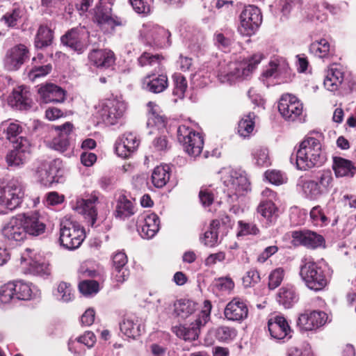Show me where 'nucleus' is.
<instances>
[{
	"label": "nucleus",
	"instance_id": "nucleus-1",
	"mask_svg": "<svg viewBox=\"0 0 356 356\" xmlns=\"http://www.w3.org/2000/svg\"><path fill=\"white\" fill-rule=\"evenodd\" d=\"M321 134L317 137L307 136L300 144L296 154L297 168L306 170L322 165L326 161V154L321 142Z\"/></svg>",
	"mask_w": 356,
	"mask_h": 356
},
{
	"label": "nucleus",
	"instance_id": "nucleus-2",
	"mask_svg": "<svg viewBox=\"0 0 356 356\" xmlns=\"http://www.w3.org/2000/svg\"><path fill=\"white\" fill-rule=\"evenodd\" d=\"M263 58V54L257 53L248 60L241 63H229L219 70L218 80L222 83H232L237 79L246 78L260 63Z\"/></svg>",
	"mask_w": 356,
	"mask_h": 356
},
{
	"label": "nucleus",
	"instance_id": "nucleus-3",
	"mask_svg": "<svg viewBox=\"0 0 356 356\" xmlns=\"http://www.w3.org/2000/svg\"><path fill=\"white\" fill-rule=\"evenodd\" d=\"M85 237V230L78 222L67 218L60 221L58 241L64 248L76 250L81 245Z\"/></svg>",
	"mask_w": 356,
	"mask_h": 356
},
{
	"label": "nucleus",
	"instance_id": "nucleus-4",
	"mask_svg": "<svg viewBox=\"0 0 356 356\" xmlns=\"http://www.w3.org/2000/svg\"><path fill=\"white\" fill-rule=\"evenodd\" d=\"M334 178L330 170L320 172L314 180L304 181L302 190L305 196L310 200H317L327 194L333 186Z\"/></svg>",
	"mask_w": 356,
	"mask_h": 356
},
{
	"label": "nucleus",
	"instance_id": "nucleus-5",
	"mask_svg": "<svg viewBox=\"0 0 356 356\" xmlns=\"http://www.w3.org/2000/svg\"><path fill=\"white\" fill-rule=\"evenodd\" d=\"M300 275L305 285L315 291L323 289L328 282L325 270L313 261L305 259L300 267Z\"/></svg>",
	"mask_w": 356,
	"mask_h": 356
},
{
	"label": "nucleus",
	"instance_id": "nucleus-6",
	"mask_svg": "<svg viewBox=\"0 0 356 356\" xmlns=\"http://www.w3.org/2000/svg\"><path fill=\"white\" fill-rule=\"evenodd\" d=\"M220 174L222 181L227 188L229 196L243 195L250 189V182L244 172L227 168H223Z\"/></svg>",
	"mask_w": 356,
	"mask_h": 356
},
{
	"label": "nucleus",
	"instance_id": "nucleus-7",
	"mask_svg": "<svg viewBox=\"0 0 356 356\" xmlns=\"http://www.w3.org/2000/svg\"><path fill=\"white\" fill-rule=\"evenodd\" d=\"M95 109L96 114L105 124L114 125L122 118L126 105L124 102L113 97L99 102Z\"/></svg>",
	"mask_w": 356,
	"mask_h": 356
},
{
	"label": "nucleus",
	"instance_id": "nucleus-8",
	"mask_svg": "<svg viewBox=\"0 0 356 356\" xmlns=\"http://www.w3.org/2000/svg\"><path fill=\"white\" fill-rule=\"evenodd\" d=\"M24 195V187L17 180H13L6 186L0 188V214L16 209L21 204Z\"/></svg>",
	"mask_w": 356,
	"mask_h": 356
},
{
	"label": "nucleus",
	"instance_id": "nucleus-9",
	"mask_svg": "<svg viewBox=\"0 0 356 356\" xmlns=\"http://www.w3.org/2000/svg\"><path fill=\"white\" fill-rule=\"evenodd\" d=\"M140 35L144 40V42L150 46L164 48L171 44L170 33L157 24H143L140 30Z\"/></svg>",
	"mask_w": 356,
	"mask_h": 356
},
{
	"label": "nucleus",
	"instance_id": "nucleus-10",
	"mask_svg": "<svg viewBox=\"0 0 356 356\" xmlns=\"http://www.w3.org/2000/svg\"><path fill=\"white\" fill-rule=\"evenodd\" d=\"M177 139L190 156L196 157L201 154L204 140L199 132L193 131L186 125H180L177 129Z\"/></svg>",
	"mask_w": 356,
	"mask_h": 356
},
{
	"label": "nucleus",
	"instance_id": "nucleus-11",
	"mask_svg": "<svg viewBox=\"0 0 356 356\" xmlns=\"http://www.w3.org/2000/svg\"><path fill=\"white\" fill-rule=\"evenodd\" d=\"M62 167V161L60 159L42 162L35 171V178L45 186L58 183L63 177Z\"/></svg>",
	"mask_w": 356,
	"mask_h": 356
},
{
	"label": "nucleus",
	"instance_id": "nucleus-12",
	"mask_svg": "<svg viewBox=\"0 0 356 356\" xmlns=\"http://www.w3.org/2000/svg\"><path fill=\"white\" fill-rule=\"evenodd\" d=\"M262 22L260 10L252 5L245 6L240 15L238 31L243 36H251L257 31Z\"/></svg>",
	"mask_w": 356,
	"mask_h": 356
},
{
	"label": "nucleus",
	"instance_id": "nucleus-13",
	"mask_svg": "<svg viewBox=\"0 0 356 356\" xmlns=\"http://www.w3.org/2000/svg\"><path fill=\"white\" fill-rule=\"evenodd\" d=\"M30 153L31 143L29 140L26 138L19 137L14 142L13 149L6 154V163L9 167H21L25 163Z\"/></svg>",
	"mask_w": 356,
	"mask_h": 356
},
{
	"label": "nucleus",
	"instance_id": "nucleus-14",
	"mask_svg": "<svg viewBox=\"0 0 356 356\" xmlns=\"http://www.w3.org/2000/svg\"><path fill=\"white\" fill-rule=\"evenodd\" d=\"M278 110L282 117L288 121L300 120L303 111L302 104L292 95H283L279 102Z\"/></svg>",
	"mask_w": 356,
	"mask_h": 356
},
{
	"label": "nucleus",
	"instance_id": "nucleus-15",
	"mask_svg": "<svg viewBox=\"0 0 356 356\" xmlns=\"http://www.w3.org/2000/svg\"><path fill=\"white\" fill-rule=\"evenodd\" d=\"M95 8V18L101 29L105 30H114L116 26H124L127 21L116 15L111 14V8L102 4L103 0Z\"/></svg>",
	"mask_w": 356,
	"mask_h": 356
},
{
	"label": "nucleus",
	"instance_id": "nucleus-16",
	"mask_svg": "<svg viewBox=\"0 0 356 356\" xmlns=\"http://www.w3.org/2000/svg\"><path fill=\"white\" fill-rule=\"evenodd\" d=\"M88 38V33L83 27H76L68 31L60 40L64 45L81 54L86 49Z\"/></svg>",
	"mask_w": 356,
	"mask_h": 356
},
{
	"label": "nucleus",
	"instance_id": "nucleus-17",
	"mask_svg": "<svg viewBox=\"0 0 356 356\" xmlns=\"http://www.w3.org/2000/svg\"><path fill=\"white\" fill-rule=\"evenodd\" d=\"M29 57V50L24 44L9 49L5 55L3 65L9 71L17 70Z\"/></svg>",
	"mask_w": 356,
	"mask_h": 356
},
{
	"label": "nucleus",
	"instance_id": "nucleus-18",
	"mask_svg": "<svg viewBox=\"0 0 356 356\" xmlns=\"http://www.w3.org/2000/svg\"><path fill=\"white\" fill-rule=\"evenodd\" d=\"M24 221L21 215L12 218L2 229L3 236L10 242L23 241L26 236Z\"/></svg>",
	"mask_w": 356,
	"mask_h": 356
},
{
	"label": "nucleus",
	"instance_id": "nucleus-19",
	"mask_svg": "<svg viewBox=\"0 0 356 356\" xmlns=\"http://www.w3.org/2000/svg\"><path fill=\"white\" fill-rule=\"evenodd\" d=\"M99 204L98 197L92 195L86 199H79L76 202L74 209L84 216L90 226L93 227L96 222L97 211V205Z\"/></svg>",
	"mask_w": 356,
	"mask_h": 356
},
{
	"label": "nucleus",
	"instance_id": "nucleus-20",
	"mask_svg": "<svg viewBox=\"0 0 356 356\" xmlns=\"http://www.w3.org/2000/svg\"><path fill=\"white\" fill-rule=\"evenodd\" d=\"M72 127L70 122L54 127L55 136L49 143L50 147L60 152L67 151L70 145L69 136Z\"/></svg>",
	"mask_w": 356,
	"mask_h": 356
},
{
	"label": "nucleus",
	"instance_id": "nucleus-21",
	"mask_svg": "<svg viewBox=\"0 0 356 356\" xmlns=\"http://www.w3.org/2000/svg\"><path fill=\"white\" fill-rule=\"evenodd\" d=\"M327 318V314L323 312L313 311L310 313H304L300 315L298 319V326L302 330H312L323 325Z\"/></svg>",
	"mask_w": 356,
	"mask_h": 356
},
{
	"label": "nucleus",
	"instance_id": "nucleus-22",
	"mask_svg": "<svg viewBox=\"0 0 356 356\" xmlns=\"http://www.w3.org/2000/svg\"><path fill=\"white\" fill-rule=\"evenodd\" d=\"M224 314L229 321H242L248 316L247 304L241 298H234L226 305Z\"/></svg>",
	"mask_w": 356,
	"mask_h": 356
},
{
	"label": "nucleus",
	"instance_id": "nucleus-23",
	"mask_svg": "<svg viewBox=\"0 0 356 356\" xmlns=\"http://www.w3.org/2000/svg\"><path fill=\"white\" fill-rule=\"evenodd\" d=\"M139 144L140 140L134 133L127 132L117 140L115 151L120 156L127 158L131 153L137 149Z\"/></svg>",
	"mask_w": 356,
	"mask_h": 356
},
{
	"label": "nucleus",
	"instance_id": "nucleus-24",
	"mask_svg": "<svg viewBox=\"0 0 356 356\" xmlns=\"http://www.w3.org/2000/svg\"><path fill=\"white\" fill-rule=\"evenodd\" d=\"M38 92L40 99L42 103H60L65 99V91L60 87L53 84L47 83L41 85Z\"/></svg>",
	"mask_w": 356,
	"mask_h": 356
},
{
	"label": "nucleus",
	"instance_id": "nucleus-25",
	"mask_svg": "<svg viewBox=\"0 0 356 356\" xmlns=\"http://www.w3.org/2000/svg\"><path fill=\"white\" fill-rule=\"evenodd\" d=\"M295 245H302L308 248H317L324 243L323 237L309 230L295 231L292 233Z\"/></svg>",
	"mask_w": 356,
	"mask_h": 356
},
{
	"label": "nucleus",
	"instance_id": "nucleus-26",
	"mask_svg": "<svg viewBox=\"0 0 356 356\" xmlns=\"http://www.w3.org/2000/svg\"><path fill=\"white\" fill-rule=\"evenodd\" d=\"M113 278L118 283H123L129 277L130 272L127 266V257L123 252H115L113 257Z\"/></svg>",
	"mask_w": 356,
	"mask_h": 356
},
{
	"label": "nucleus",
	"instance_id": "nucleus-27",
	"mask_svg": "<svg viewBox=\"0 0 356 356\" xmlns=\"http://www.w3.org/2000/svg\"><path fill=\"white\" fill-rule=\"evenodd\" d=\"M268 328L272 338L277 340L290 339L291 328L286 320L280 316H275L269 319L268 322Z\"/></svg>",
	"mask_w": 356,
	"mask_h": 356
},
{
	"label": "nucleus",
	"instance_id": "nucleus-28",
	"mask_svg": "<svg viewBox=\"0 0 356 356\" xmlns=\"http://www.w3.org/2000/svg\"><path fill=\"white\" fill-rule=\"evenodd\" d=\"M143 88L149 92L158 94L163 92L168 87V76L165 74L156 75L147 74L142 83Z\"/></svg>",
	"mask_w": 356,
	"mask_h": 356
},
{
	"label": "nucleus",
	"instance_id": "nucleus-29",
	"mask_svg": "<svg viewBox=\"0 0 356 356\" xmlns=\"http://www.w3.org/2000/svg\"><path fill=\"white\" fill-rule=\"evenodd\" d=\"M31 250L26 249L25 252L22 254L21 264L24 268H26L29 273L44 275L49 274V265L45 262H41L33 259L29 254Z\"/></svg>",
	"mask_w": 356,
	"mask_h": 356
},
{
	"label": "nucleus",
	"instance_id": "nucleus-30",
	"mask_svg": "<svg viewBox=\"0 0 356 356\" xmlns=\"http://www.w3.org/2000/svg\"><path fill=\"white\" fill-rule=\"evenodd\" d=\"M90 62L98 68H108L115 63L114 53L108 49H92L88 54Z\"/></svg>",
	"mask_w": 356,
	"mask_h": 356
},
{
	"label": "nucleus",
	"instance_id": "nucleus-31",
	"mask_svg": "<svg viewBox=\"0 0 356 356\" xmlns=\"http://www.w3.org/2000/svg\"><path fill=\"white\" fill-rule=\"evenodd\" d=\"M121 332L129 338H136L143 330L142 319L135 315L124 317L120 325Z\"/></svg>",
	"mask_w": 356,
	"mask_h": 356
},
{
	"label": "nucleus",
	"instance_id": "nucleus-32",
	"mask_svg": "<svg viewBox=\"0 0 356 356\" xmlns=\"http://www.w3.org/2000/svg\"><path fill=\"white\" fill-rule=\"evenodd\" d=\"M332 169L337 177H353L356 173L355 164L340 156L333 157Z\"/></svg>",
	"mask_w": 356,
	"mask_h": 356
},
{
	"label": "nucleus",
	"instance_id": "nucleus-33",
	"mask_svg": "<svg viewBox=\"0 0 356 356\" xmlns=\"http://www.w3.org/2000/svg\"><path fill=\"white\" fill-rule=\"evenodd\" d=\"M204 325H199L195 319L190 325H179L172 327L173 332L184 341H195L198 338L200 328Z\"/></svg>",
	"mask_w": 356,
	"mask_h": 356
},
{
	"label": "nucleus",
	"instance_id": "nucleus-34",
	"mask_svg": "<svg viewBox=\"0 0 356 356\" xmlns=\"http://www.w3.org/2000/svg\"><path fill=\"white\" fill-rule=\"evenodd\" d=\"M237 334L236 330L228 326H220L209 331L205 341L207 344H212L213 342V337L214 336L218 341L222 342H229L232 341Z\"/></svg>",
	"mask_w": 356,
	"mask_h": 356
},
{
	"label": "nucleus",
	"instance_id": "nucleus-35",
	"mask_svg": "<svg viewBox=\"0 0 356 356\" xmlns=\"http://www.w3.org/2000/svg\"><path fill=\"white\" fill-rule=\"evenodd\" d=\"M159 218L156 213H150L144 218L143 224L138 232L142 238L150 239L153 238L159 230Z\"/></svg>",
	"mask_w": 356,
	"mask_h": 356
},
{
	"label": "nucleus",
	"instance_id": "nucleus-36",
	"mask_svg": "<svg viewBox=\"0 0 356 356\" xmlns=\"http://www.w3.org/2000/svg\"><path fill=\"white\" fill-rule=\"evenodd\" d=\"M21 216L24 219L26 234L38 236L44 232L45 225L40 220L38 213H23Z\"/></svg>",
	"mask_w": 356,
	"mask_h": 356
},
{
	"label": "nucleus",
	"instance_id": "nucleus-37",
	"mask_svg": "<svg viewBox=\"0 0 356 356\" xmlns=\"http://www.w3.org/2000/svg\"><path fill=\"white\" fill-rule=\"evenodd\" d=\"M343 81V73L336 66H332L325 74L323 84L327 90L337 91Z\"/></svg>",
	"mask_w": 356,
	"mask_h": 356
},
{
	"label": "nucleus",
	"instance_id": "nucleus-38",
	"mask_svg": "<svg viewBox=\"0 0 356 356\" xmlns=\"http://www.w3.org/2000/svg\"><path fill=\"white\" fill-rule=\"evenodd\" d=\"M289 69L288 63L283 58H274L262 73L263 78H276L280 74L286 73Z\"/></svg>",
	"mask_w": 356,
	"mask_h": 356
},
{
	"label": "nucleus",
	"instance_id": "nucleus-39",
	"mask_svg": "<svg viewBox=\"0 0 356 356\" xmlns=\"http://www.w3.org/2000/svg\"><path fill=\"white\" fill-rule=\"evenodd\" d=\"M277 302L285 308H291L298 300L293 286L286 285L280 289L277 294Z\"/></svg>",
	"mask_w": 356,
	"mask_h": 356
},
{
	"label": "nucleus",
	"instance_id": "nucleus-40",
	"mask_svg": "<svg viewBox=\"0 0 356 356\" xmlns=\"http://www.w3.org/2000/svg\"><path fill=\"white\" fill-rule=\"evenodd\" d=\"M9 102L12 106L19 110H27L31 108V99L30 94L23 90H15L9 97Z\"/></svg>",
	"mask_w": 356,
	"mask_h": 356
},
{
	"label": "nucleus",
	"instance_id": "nucleus-41",
	"mask_svg": "<svg viewBox=\"0 0 356 356\" xmlns=\"http://www.w3.org/2000/svg\"><path fill=\"white\" fill-rule=\"evenodd\" d=\"M134 213L135 207L134 203L126 196H120L115 207V217L124 220Z\"/></svg>",
	"mask_w": 356,
	"mask_h": 356
},
{
	"label": "nucleus",
	"instance_id": "nucleus-42",
	"mask_svg": "<svg viewBox=\"0 0 356 356\" xmlns=\"http://www.w3.org/2000/svg\"><path fill=\"white\" fill-rule=\"evenodd\" d=\"M96 341L95 335L92 332H86L84 334L76 339L75 341L72 339L68 343L69 350L77 356L83 354V351L77 350L76 344L82 343L88 348L93 346Z\"/></svg>",
	"mask_w": 356,
	"mask_h": 356
},
{
	"label": "nucleus",
	"instance_id": "nucleus-43",
	"mask_svg": "<svg viewBox=\"0 0 356 356\" xmlns=\"http://www.w3.org/2000/svg\"><path fill=\"white\" fill-rule=\"evenodd\" d=\"M15 296L17 300H29L36 296L35 287H31L29 283L23 281H14Z\"/></svg>",
	"mask_w": 356,
	"mask_h": 356
},
{
	"label": "nucleus",
	"instance_id": "nucleus-44",
	"mask_svg": "<svg viewBox=\"0 0 356 356\" xmlns=\"http://www.w3.org/2000/svg\"><path fill=\"white\" fill-rule=\"evenodd\" d=\"M234 32L231 29L217 31L213 34V44L219 49L226 50L229 49L234 41Z\"/></svg>",
	"mask_w": 356,
	"mask_h": 356
},
{
	"label": "nucleus",
	"instance_id": "nucleus-45",
	"mask_svg": "<svg viewBox=\"0 0 356 356\" xmlns=\"http://www.w3.org/2000/svg\"><path fill=\"white\" fill-rule=\"evenodd\" d=\"M163 60L164 58L159 54L153 55L148 52H144L138 58V61L141 67L149 65L154 67L156 72H161L163 71L162 63Z\"/></svg>",
	"mask_w": 356,
	"mask_h": 356
},
{
	"label": "nucleus",
	"instance_id": "nucleus-46",
	"mask_svg": "<svg viewBox=\"0 0 356 356\" xmlns=\"http://www.w3.org/2000/svg\"><path fill=\"white\" fill-rule=\"evenodd\" d=\"M170 179V168L168 165L156 166L152 174V181L156 188L163 187Z\"/></svg>",
	"mask_w": 356,
	"mask_h": 356
},
{
	"label": "nucleus",
	"instance_id": "nucleus-47",
	"mask_svg": "<svg viewBox=\"0 0 356 356\" xmlns=\"http://www.w3.org/2000/svg\"><path fill=\"white\" fill-rule=\"evenodd\" d=\"M220 225L218 220L211 221L209 229L204 234L203 238H201V241L204 245L213 248L219 243L218 230L220 227Z\"/></svg>",
	"mask_w": 356,
	"mask_h": 356
},
{
	"label": "nucleus",
	"instance_id": "nucleus-48",
	"mask_svg": "<svg viewBox=\"0 0 356 356\" xmlns=\"http://www.w3.org/2000/svg\"><path fill=\"white\" fill-rule=\"evenodd\" d=\"M257 213L267 222L272 223L277 218V209L272 201H262L257 207Z\"/></svg>",
	"mask_w": 356,
	"mask_h": 356
},
{
	"label": "nucleus",
	"instance_id": "nucleus-49",
	"mask_svg": "<svg viewBox=\"0 0 356 356\" xmlns=\"http://www.w3.org/2000/svg\"><path fill=\"white\" fill-rule=\"evenodd\" d=\"M54 35L51 29L44 25H41L38 31L35 44L37 48H43L50 45L52 42Z\"/></svg>",
	"mask_w": 356,
	"mask_h": 356
},
{
	"label": "nucleus",
	"instance_id": "nucleus-50",
	"mask_svg": "<svg viewBox=\"0 0 356 356\" xmlns=\"http://www.w3.org/2000/svg\"><path fill=\"white\" fill-rule=\"evenodd\" d=\"M195 303L189 300H180L175 304V313L182 319L188 318L195 311Z\"/></svg>",
	"mask_w": 356,
	"mask_h": 356
},
{
	"label": "nucleus",
	"instance_id": "nucleus-51",
	"mask_svg": "<svg viewBox=\"0 0 356 356\" xmlns=\"http://www.w3.org/2000/svg\"><path fill=\"white\" fill-rule=\"evenodd\" d=\"M254 117L255 115L253 113H250L239 121L238 133L241 137H248L253 131L254 128Z\"/></svg>",
	"mask_w": 356,
	"mask_h": 356
},
{
	"label": "nucleus",
	"instance_id": "nucleus-52",
	"mask_svg": "<svg viewBox=\"0 0 356 356\" xmlns=\"http://www.w3.org/2000/svg\"><path fill=\"white\" fill-rule=\"evenodd\" d=\"M330 45L325 39H321L312 42L309 47V51L315 56L321 58L327 57L329 55Z\"/></svg>",
	"mask_w": 356,
	"mask_h": 356
},
{
	"label": "nucleus",
	"instance_id": "nucleus-53",
	"mask_svg": "<svg viewBox=\"0 0 356 356\" xmlns=\"http://www.w3.org/2000/svg\"><path fill=\"white\" fill-rule=\"evenodd\" d=\"M6 138L14 144L19 138L17 136L22 131V127L17 122L4 123L2 124Z\"/></svg>",
	"mask_w": 356,
	"mask_h": 356
},
{
	"label": "nucleus",
	"instance_id": "nucleus-54",
	"mask_svg": "<svg viewBox=\"0 0 356 356\" xmlns=\"http://www.w3.org/2000/svg\"><path fill=\"white\" fill-rule=\"evenodd\" d=\"M147 106L149 108V116L148 118L147 125L163 127L165 121L163 117L160 115L158 113L159 106L152 102H149Z\"/></svg>",
	"mask_w": 356,
	"mask_h": 356
},
{
	"label": "nucleus",
	"instance_id": "nucleus-55",
	"mask_svg": "<svg viewBox=\"0 0 356 356\" xmlns=\"http://www.w3.org/2000/svg\"><path fill=\"white\" fill-rule=\"evenodd\" d=\"M175 88L173 94L179 98L182 99L187 88V81L186 78L181 74H175L173 76Z\"/></svg>",
	"mask_w": 356,
	"mask_h": 356
},
{
	"label": "nucleus",
	"instance_id": "nucleus-56",
	"mask_svg": "<svg viewBox=\"0 0 356 356\" xmlns=\"http://www.w3.org/2000/svg\"><path fill=\"white\" fill-rule=\"evenodd\" d=\"M14 283L10 282L0 288V303H9L15 300Z\"/></svg>",
	"mask_w": 356,
	"mask_h": 356
},
{
	"label": "nucleus",
	"instance_id": "nucleus-57",
	"mask_svg": "<svg viewBox=\"0 0 356 356\" xmlns=\"http://www.w3.org/2000/svg\"><path fill=\"white\" fill-rule=\"evenodd\" d=\"M80 292L85 296L96 294L99 290V284L95 280H83L79 284Z\"/></svg>",
	"mask_w": 356,
	"mask_h": 356
},
{
	"label": "nucleus",
	"instance_id": "nucleus-58",
	"mask_svg": "<svg viewBox=\"0 0 356 356\" xmlns=\"http://www.w3.org/2000/svg\"><path fill=\"white\" fill-rule=\"evenodd\" d=\"M284 277V270L282 268H277L273 270L268 276V287L270 289H275L278 287Z\"/></svg>",
	"mask_w": 356,
	"mask_h": 356
},
{
	"label": "nucleus",
	"instance_id": "nucleus-59",
	"mask_svg": "<svg viewBox=\"0 0 356 356\" xmlns=\"http://www.w3.org/2000/svg\"><path fill=\"white\" fill-rule=\"evenodd\" d=\"M265 177L273 184L281 185L286 182V175L280 170H271L265 172Z\"/></svg>",
	"mask_w": 356,
	"mask_h": 356
},
{
	"label": "nucleus",
	"instance_id": "nucleus-60",
	"mask_svg": "<svg viewBox=\"0 0 356 356\" xmlns=\"http://www.w3.org/2000/svg\"><path fill=\"white\" fill-rule=\"evenodd\" d=\"M57 291V298L63 302H69L73 298L72 286L66 282H60L58 284Z\"/></svg>",
	"mask_w": 356,
	"mask_h": 356
},
{
	"label": "nucleus",
	"instance_id": "nucleus-61",
	"mask_svg": "<svg viewBox=\"0 0 356 356\" xmlns=\"http://www.w3.org/2000/svg\"><path fill=\"white\" fill-rule=\"evenodd\" d=\"M253 155L257 165L259 166H268L270 164L268 150L267 148L259 147L254 151Z\"/></svg>",
	"mask_w": 356,
	"mask_h": 356
},
{
	"label": "nucleus",
	"instance_id": "nucleus-62",
	"mask_svg": "<svg viewBox=\"0 0 356 356\" xmlns=\"http://www.w3.org/2000/svg\"><path fill=\"white\" fill-rule=\"evenodd\" d=\"M238 236L250 234L257 235L259 232V229L255 224L245 222L242 220L238 221Z\"/></svg>",
	"mask_w": 356,
	"mask_h": 356
},
{
	"label": "nucleus",
	"instance_id": "nucleus-63",
	"mask_svg": "<svg viewBox=\"0 0 356 356\" xmlns=\"http://www.w3.org/2000/svg\"><path fill=\"white\" fill-rule=\"evenodd\" d=\"M22 11L19 8H15L11 12L6 13L1 18L8 26L13 27L17 25V21L21 17Z\"/></svg>",
	"mask_w": 356,
	"mask_h": 356
},
{
	"label": "nucleus",
	"instance_id": "nucleus-64",
	"mask_svg": "<svg viewBox=\"0 0 356 356\" xmlns=\"http://www.w3.org/2000/svg\"><path fill=\"white\" fill-rule=\"evenodd\" d=\"M199 197L204 207L210 206L215 198L213 190L211 188H202L199 193Z\"/></svg>",
	"mask_w": 356,
	"mask_h": 356
}]
</instances>
